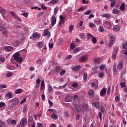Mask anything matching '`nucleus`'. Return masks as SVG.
Returning <instances> with one entry per match:
<instances>
[{
	"mask_svg": "<svg viewBox=\"0 0 127 127\" xmlns=\"http://www.w3.org/2000/svg\"><path fill=\"white\" fill-rule=\"evenodd\" d=\"M11 103L13 105H17L19 103L18 98H13Z\"/></svg>",
	"mask_w": 127,
	"mask_h": 127,
	"instance_id": "nucleus-18",
	"label": "nucleus"
},
{
	"mask_svg": "<svg viewBox=\"0 0 127 127\" xmlns=\"http://www.w3.org/2000/svg\"><path fill=\"white\" fill-rule=\"evenodd\" d=\"M87 72H84L83 73V79L84 81H87Z\"/></svg>",
	"mask_w": 127,
	"mask_h": 127,
	"instance_id": "nucleus-28",
	"label": "nucleus"
},
{
	"mask_svg": "<svg viewBox=\"0 0 127 127\" xmlns=\"http://www.w3.org/2000/svg\"><path fill=\"white\" fill-rule=\"evenodd\" d=\"M74 108L75 110L78 113H79V112L81 111V108L80 105H78V104H75V105H74Z\"/></svg>",
	"mask_w": 127,
	"mask_h": 127,
	"instance_id": "nucleus-10",
	"label": "nucleus"
},
{
	"mask_svg": "<svg viewBox=\"0 0 127 127\" xmlns=\"http://www.w3.org/2000/svg\"><path fill=\"white\" fill-rule=\"evenodd\" d=\"M93 36L90 33H88L87 35V37L88 40H89L91 38H92Z\"/></svg>",
	"mask_w": 127,
	"mask_h": 127,
	"instance_id": "nucleus-53",
	"label": "nucleus"
},
{
	"mask_svg": "<svg viewBox=\"0 0 127 127\" xmlns=\"http://www.w3.org/2000/svg\"><path fill=\"white\" fill-rule=\"evenodd\" d=\"M106 93V89L105 88H103L100 91V96L101 97H104Z\"/></svg>",
	"mask_w": 127,
	"mask_h": 127,
	"instance_id": "nucleus-11",
	"label": "nucleus"
},
{
	"mask_svg": "<svg viewBox=\"0 0 127 127\" xmlns=\"http://www.w3.org/2000/svg\"><path fill=\"white\" fill-rule=\"evenodd\" d=\"M26 122H27V120L26 119L24 118V119H22L21 120V121L20 122L21 124H22V125L24 126L26 125Z\"/></svg>",
	"mask_w": 127,
	"mask_h": 127,
	"instance_id": "nucleus-21",
	"label": "nucleus"
},
{
	"mask_svg": "<svg viewBox=\"0 0 127 127\" xmlns=\"http://www.w3.org/2000/svg\"><path fill=\"white\" fill-rule=\"evenodd\" d=\"M116 4V2L115 1H113L111 2V7H114Z\"/></svg>",
	"mask_w": 127,
	"mask_h": 127,
	"instance_id": "nucleus-51",
	"label": "nucleus"
},
{
	"mask_svg": "<svg viewBox=\"0 0 127 127\" xmlns=\"http://www.w3.org/2000/svg\"><path fill=\"white\" fill-rule=\"evenodd\" d=\"M5 106V103L3 102H0V108L4 107Z\"/></svg>",
	"mask_w": 127,
	"mask_h": 127,
	"instance_id": "nucleus-57",
	"label": "nucleus"
},
{
	"mask_svg": "<svg viewBox=\"0 0 127 127\" xmlns=\"http://www.w3.org/2000/svg\"><path fill=\"white\" fill-rule=\"evenodd\" d=\"M60 21L64 22V18L62 15H60Z\"/></svg>",
	"mask_w": 127,
	"mask_h": 127,
	"instance_id": "nucleus-47",
	"label": "nucleus"
},
{
	"mask_svg": "<svg viewBox=\"0 0 127 127\" xmlns=\"http://www.w3.org/2000/svg\"><path fill=\"white\" fill-rule=\"evenodd\" d=\"M59 9L57 7H55L54 9V13L53 15L56 16L57 14H58Z\"/></svg>",
	"mask_w": 127,
	"mask_h": 127,
	"instance_id": "nucleus-29",
	"label": "nucleus"
},
{
	"mask_svg": "<svg viewBox=\"0 0 127 127\" xmlns=\"http://www.w3.org/2000/svg\"><path fill=\"white\" fill-rule=\"evenodd\" d=\"M72 100V96H70V95H68L65 97L64 101L66 102H71Z\"/></svg>",
	"mask_w": 127,
	"mask_h": 127,
	"instance_id": "nucleus-14",
	"label": "nucleus"
},
{
	"mask_svg": "<svg viewBox=\"0 0 127 127\" xmlns=\"http://www.w3.org/2000/svg\"><path fill=\"white\" fill-rule=\"evenodd\" d=\"M92 107H94L96 109H98L99 108V103L98 102H93Z\"/></svg>",
	"mask_w": 127,
	"mask_h": 127,
	"instance_id": "nucleus-12",
	"label": "nucleus"
},
{
	"mask_svg": "<svg viewBox=\"0 0 127 127\" xmlns=\"http://www.w3.org/2000/svg\"><path fill=\"white\" fill-rule=\"evenodd\" d=\"M113 69H114V72H117V64H114Z\"/></svg>",
	"mask_w": 127,
	"mask_h": 127,
	"instance_id": "nucleus-60",
	"label": "nucleus"
},
{
	"mask_svg": "<svg viewBox=\"0 0 127 127\" xmlns=\"http://www.w3.org/2000/svg\"><path fill=\"white\" fill-rule=\"evenodd\" d=\"M105 67V64H102L100 67V70H104Z\"/></svg>",
	"mask_w": 127,
	"mask_h": 127,
	"instance_id": "nucleus-48",
	"label": "nucleus"
},
{
	"mask_svg": "<svg viewBox=\"0 0 127 127\" xmlns=\"http://www.w3.org/2000/svg\"><path fill=\"white\" fill-rule=\"evenodd\" d=\"M49 34V31L47 29L45 30V31H44V34H45L44 36H47Z\"/></svg>",
	"mask_w": 127,
	"mask_h": 127,
	"instance_id": "nucleus-50",
	"label": "nucleus"
},
{
	"mask_svg": "<svg viewBox=\"0 0 127 127\" xmlns=\"http://www.w3.org/2000/svg\"><path fill=\"white\" fill-rule=\"evenodd\" d=\"M104 75V72H100L98 74V76L99 77V78H102Z\"/></svg>",
	"mask_w": 127,
	"mask_h": 127,
	"instance_id": "nucleus-41",
	"label": "nucleus"
},
{
	"mask_svg": "<svg viewBox=\"0 0 127 127\" xmlns=\"http://www.w3.org/2000/svg\"><path fill=\"white\" fill-rule=\"evenodd\" d=\"M6 87H7V86H6V84H4V85H3V84H0V88L1 89L6 88Z\"/></svg>",
	"mask_w": 127,
	"mask_h": 127,
	"instance_id": "nucleus-56",
	"label": "nucleus"
},
{
	"mask_svg": "<svg viewBox=\"0 0 127 127\" xmlns=\"http://www.w3.org/2000/svg\"><path fill=\"white\" fill-rule=\"evenodd\" d=\"M37 46L40 49L43 48L44 46V42L43 41L37 43Z\"/></svg>",
	"mask_w": 127,
	"mask_h": 127,
	"instance_id": "nucleus-19",
	"label": "nucleus"
},
{
	"mask_svg": "<svg viewBox=\"0 0 127 127\" xmlns=\"http://www.w3.org/2000/svg\"><path fill=\"white\" fill-rule=\"evenodd\" d=\"M64 116L66 117H69V111H66L64 112Z\"/></svg>",
	"mask_w": 127,
	"mask_h": 127,
	"instance_id": "nucleus-52",
	"label": "nucleus"
},
{
	"mask_svg": "<svg viewBox=\"0 0 127 127\" xmlns=\"http://www.w3.org/2000/svg\"><path fill=\"white\" fill-rule=\"evenodd\" d=\"M120 86H121V88H125L126 87V82H121L120 83Z\"/></svg>",
	"mask_w": 127,
	"mask_h": 127,
	"instance_id": "nucleus-45",
	"label": "nucleus"
},
{
	"mask_svg": "<svg viewBox=\"0 0 127 127\" xmlns=\"http://www.w3.org/2000/svg\"><path fill=\"white\" fill-rule=\"evenodd\" d=\"M19 52H16L13 55V57L14 60H16L17 62H22V58L19 57Z\"/></svg>",
	"mask_w": 127,
	"mask_h": 127,
	"instance_id": "nucleus-2",
	"label": "nucleus"
},
{
	"mask_svg": "<svg viewBox=\"0 0 127 127\" xmlns=\"http://www.w3.org/2000/svg\"><path fill=\"white\" fill-rule=\"evenodd\" d=\"M89 59V55H84L79 57L78 62L80 63H85Z\"/></svg>",
	"mask_w": 127,
	"mask_h": 127,
	"instance_id": "nucleus-1",
	"label": "nucleus"
},
{
	"mask_svg": "<svg viewBox=\"0 0 127 127\" xmlns=\"http://www.w3.org/2000/svg\"><path fill=\"white\" fill-rule=\"evenodd\" d=\"M11 14L12 16H13L15 18H17V15L13 11H11Z\"/></svg>",
	"mask_w": 127,
	"mask_h": 127,
	"instance_id": "nucleus-38",
	"label": "nucleus"
},
{
	"mask_svg": "<svg viewBox=\"0 0 127 127\" xmlns=\"http://www.w3.org/2000/svg\"><path fill=\"white\" fill-rule=\"evenodd\" d=\"M94 93V91L92 89L89 90L88 92V95L90 97V98H93Z\"/></svg>",
	"mask_w": 127,
	"mask_h": 127,
	"instance_id": "nucleus-9",
	"label": "nucleus"
},
{
	"mask_svg": "<svg viewBox=\"0 0 127 127\" xmlns=\"http://www.w3.org/2000/svg\"><path fill=\"white\" fill-rule=\"evenodd\" d=\"M0 32H2L3 34H6V33L7 32V29L1 26L0 27Z\"/></svg>",
	"mask_w": 127,
	"mask_h": 127,
	"instance_id": "nucleus-13",
	"label": "nucleus"
},
{
	"mask_svg": "<svg viewBox=\"0 0 127 127\" xmlns=\"http://www.w3.org/2000/svg\"><path fill=\"white\" fill-rule=\"evenodd\" d=\"M126 7H125V3H122V4H121V6H120V10L121 11H124Z\"/></svg>",
	"mask_w": 127,
	"mask_h": 127,
	"instance_id": "nucleus-31",
	"label": "nucleus"
},
{
	"mask_svg": "<svg viewBox=\"0 0 127 127\" xmlns=\"http://www.w3.org/2000/svg\"><path fill=\"white\" fill-rule=\"evenodd\" d=\"M48 91L49 92H52L53 91V88L51 85H49V87L48 88Z\"/></svg>",
	"mask_w": 127,
	"mask_h": 127,
	"instance_id": "nucleus-46",
	"label": "nucleus"
},
{
	"mask_svg": "<svg viewBox=\"0 0 127 127\" xmlns=\"http://www.w3.org/2000/svg\"><path fill=\"white\" fill-rule=\"evenodd\" d=\"M81 68L80 65H74L71 67V70L73 71H79Z\"/></svg>",
	"mask_w": 127,
	"mask_h": 127,
	"instance_id": "nucleus-5",
	"label": "nucleus"
},
{
	"mask_svg": "<svg viewBox=\"0 0 127 127\" xmlns=\"http://www.w3.org/2000/svg\"><path fill=\"white\" fill-rule=\"evenodd\" d=\"M120 27L118 25H116L115 26L114 28H113V30L114 31H116V32H118L120 30Z\"/></svg>",
	"mask_w": 127,
	"mask_h": 127,
	"instance_id": "nucleus-24",
	"label": "nucleus"
},
{
	"mask_svg": "<svg viewBox=\"0 0 127 127\" xmlns=\"http://www.w3.org/2000/svg\"><path fill=\"white\" fill-rule=\"evenodd\" d=\"M60 69H61L60 67L59 66H57L55 68V71L56 72H59L60 71Z\"/></svg>",
	"mask_w": 127,
	"mask_h": 127,
	"instance_id": "nucleus-44",
	"label": "nucleus"
},
{
	"mask_svg": "<svg viewBox=\"0 0 127 127\" xmlns=\"http://www.w3.org/2000/svg\"><path fill=\"white\" fill-rule=\"evenodd\" d=\"M19 45V41H16L14 44H13V46L14 47H18V46Z\"/></svg>",
	"mask_w": 127,
	"mask_h": 127,
	"instance_id": "nucleus-43",
	"label": "nucleus"
},
{
	"mask_svg": "<svg viewBox=\"0 0 127 127\" xmlns=\"http://www.w3.org/2000/svg\"><path fill=\"white\" fill-rule=\"evenodd\" d=\"M118 52V48L115 49L113 52V55L112 57V59H113V60H115V59H116Z\"/></svg>",
	"mask_w": 127,
	"mask_h": 127,
	"instance_id": "nucleus-7",
	"label": "nucleus"
},
{
	"mask_svg": "<svg viewBox=\"0 0 127 127\" xmlns=\"http://www.w3.org/2000/svg\"><path fill=\"white\" fill-rule=\"evenodd\" d=\"M33 37L34 38H39V37H40V35L39 34L37 33H33Z\"/></svg>",
	"mask_w": 127,
	"mask_h": 127,
	"instance_id": "nucleus-27",
	"label": "nucleus"
},
{
	"mask_svg": "<svg viewBox=\"0 0 127 127\" xmlns=\"http://www.w3.org/2000/svg\"><path fill=\"white\" fill-rule=\"evenodd\" d=\"M99 30V32H104V28L102 26H100Z\"/></svg>",
	"mask_w": 127,
	"mask_h": 127,
	"instance_id": "nucleus-63",
	"label": "nucleus"
},
{
	"mask_svg": "<svg viewBox=\"0 0 127 127\" xmlns=\"http://www.w3.org/2000/svg\"><path fill=\"white\" fill-rule=\"evenodd\" d=\"M6 77L8 78L11 77V76H13V72H8L6 74Z\"/></svg>",
	"mask_w": 127,
	"mask_h": 127,
	"instance_id": "nucleus-34",
	"label": "nucleus"
},
{
	"mask_svg": "<svg viewBox=\"0 0 127 127\" xmlns=\"http://www.w3.org/2000/svg\"><path fill=\"white\" fill-rule=\"evenodd\" d=\"M0 62H2V63H4L5 61V58L2 57L1 56H0Z\"/></svg>",
	"mask_w": 127,
	"mask_h": 127,
	"instance_id": "nucleus-36",
	"label": "nucleus"
},
{
	"mask_svg": "<svg viewBox=\"0 0 127 127\" xmlns=\"http://www.w3.org/2000/svg\"><path fill=\"white\" fill-rule=\"evenodd\" d=\"M59 2V0H52L50 1V4H55L56 3H57Z\"/></svg>",
	"mask_w": 127,
	"mask_h": 127,
	"instance_id": "nucleus-22",
	"label": "nucleus"
},
{
	"mask_svg": "<svg viewBox=\"0 0 127 127\" xmlns=\"http://www.w3.org/2000/svg\"><path fill=\"white\" fill-rule=\"evenodd\" d=\"M114 43H115L114 41H110L109 42V46L110 47H111L113 45V44H114Z\"/></svg>",
	"mask_w": 127,
	"mask_h": 127,
	"instance_id": "nucleus-49",
	"label": "nucleus"
},
{
	"mask_svg": "<svg viewBox=\"0 0 127 127\" xmlns=\"http://www.w3.org/2000/svg\"><path fill=\"white\" fill-rule=\"evenodd\" d=\"M57 22V18L55 15H53L51 18V24L52 26H54Z\"/></svg>",
	"mask_w": 127,
	"mask_h": 127,
	"instance_id": "nucleus-3",
	"label": "nucleus"
},
{
	"mask_svg": "<svg viewBox=\"0 0 127 127\" xmlns=\"http://www.w3.org/2000/svg\"><path fill=\"white\" fill-rule=\"evenodd\" d=\"M47 49V46L45 45V46H44V48H43V49L42 50V52H43V53L45 52L46 51Z\"/></svg>",
	"mask_w": 127,
	"mask_h": 127,
	"instance_id": "nucleus-59",
	"label": "nucleus"
},
{
	"mask_svg": "<svg viewBox=\"0 0 127 127\" xmlns=\"http://www.w3.org/2000/svg\"><path fill=\"white\" fill-rule=\"evenodd\" d=\"M89 26L91 28H94L96 27V25H95V24H93V23H89Z\"/></svg>",
	"mask_w": 127,
	"mask_h": 127,
	"instance_id": "nucleus-39",
	"label": "nucleus"
},
{
	"mask_svg": "<svg viewBox=\"0 0 127 127\" xmlns=\"http://www.w3.org/2000/svg\"><path fill=\"white\" fill-rule=\"evenodd\" d=\"M75 47V45L74 43H71L70 45V48L71 50H73Z\"/></svg>",
	"mask_w": 127,
	"mask_h": 127,
	"instance_id": "nucleus-42",
	"label": "nucleus"
},
{
	"mask_svg": "<svg viewBox=\"0 0 127 127\" xmlns=\"http://www.w3.org/2000/svg\"><path fill=\"white\" fill-rule=\"evenodd\" d=\"M102 17L109 18L110 17V14L109 13H103L102 15Z\"/></svg>",
	"mask_w": 127,
	"mask_h": 127,
	"instance_id": "nucleus-23",
	"label": "nucleus"
},
{
	"mask_svg": "<svg viewBox=\"0 0 127 127\" xmlns=\"http://www.w3.org/2000/svg\"><path fill=\"white\" fill-rule=\"evenodd\" d=\"M5 96H7V97H8L9 98H12V94L11 93V92H7V93H6Z\"/></svg>",
	"mask_w": 127,
	"mask_h": 127,
	"instance_id": "nucleus-26",
	"label": "nucleus"
},
{
	"mask_svg": "<svg viewBox=\"0 0 127 127\" xmlns=\"http://www.w3.org/2000/svg\"><path fill=\"white\" fill-rule=\"evenodd\" d=\"M82 109L84 112H87L89 111V107H88V105L87 104H83L82 105Z\"/></svg>",
	"mask_w": 127,
	"mask_h": 127,
	"instance_id": "nucleus-15",
	"label": "nucleus"
},
{
	"mask_svg": "<svg viewBox=\"0 0 127 127\" xmlns=\"http://www.w3.org/2000/svg\"><path fill=\"white\" fill-rule=\"evenodd\" d=\"M104 26L106 28V29H111L112 27V25L110 23V22H109V21H105L104 23H103Z\"/></svg>",
	"mask_w": 127,
	"mask_h": 127,
	"instance_id": "nucleus-4",
	"label": "nucleus"
},
{
	"mask_svg": "<svg viewBox=\"0 0 127 127\" xmlns=\"http://www.w3.org/2000/svg\"><path fill=\"white\" fill-rule=\"evenodd\" d=\"M45 88L44 81L42 80L41 84V90H43Z\"/></svg>",
	"mask_w": 127,
	"mask_h": 127,
	"instance_id": "nucleus-35",
	"label": "nucleus"
},
{
	"mask_svg": "<svg viewBox=\"0 0 127 127\" xmlns=\"http://www.w3.org/2000/svg\"><path fill=\"white\" fill-rule=\"evenodd\" d=\"M91 13V10H89L88 11L84 12V15H89Z\"/></svg>",
	"mask_w": 127,
	"mask_h": 127,
	"instance_id": "nucleus-54",
	"label": "nucleus"
},
{
	"mask_svg": "<svg viewBox=\"0 0 127 127\" xmlns=\"http://www.w3.org/2000/svg\"><path fill=\"white\" fill-rule=\"evenodd\" d=\"M78 86H79V84L77 82H74L71 85V86L73 88H77L78 87Z\"/></svg>",
	"mask_w": 127,
	"mask_h": 127,
	"instance_id": "nucleus-25",
	"label": "nucleus"
},
{
	"mask_svg": "<svg viewBox=\"0 0 127 127\" xmlns=\"http://www.w3.org/2000/svg\"><path fill=\"white\" fill-rule=\"evenodd\" d=\"M51 117L54 119V120H57L58 119V116L56 115L55 114H53L51 116Z\"/></svg>",
	"mask_w": 127,
	"mask_h": 127,
	"instance_id": "nucleus-30",
	"label": "nucleus"
},
{
	"mask_svg": "<svg viewBox=\"0 0 127 127\" xmlns=\"http://www.w3.org/2000/svg\"><path fill=\"white\" fill-rule=\"evenodd\" d=\"M3 49L7 52H10L13 50V47L10 46H4L3 47Z\"/></svg>",
	"mask_w": 127,
	"mask_h": 127,
	"instance_id": "nucleus-8",
	"label": "nucleus"
},
{
	"mask_svg": "<svg viewBox=\"0 0 127 127\" xmlns=\"http://www.w3.org/2000/svg\"><path fill=\"white\" fill-rule=\"evenodd\" d=\"M27 106L26 105H24L23 108V113H25L27 111Z\"/></svg>",
	"mask_w": 127,
	"mask_h": 127,
	"instance_id": "nucleus-55",
	"label": "nucleus"
},
{
	"mask_svg": "<svg viewBox=\"0 0 127 127\" xmlns=\"http://www.w3.org/2000/svg\"><path fill=\"white\" fill-rule=\"evenodd\" d=\"M81 48H77L75 49L73 51V53H77V52H79V51H81Z\"/></svg>",
	"mask_w": 127,
	"mask_h": 127,
	"instance_id": "nucleus-40",
	"label": "nucleus"
},
{
	"mask_svg": "<svg viewBox=\"0 0 127 127\" xmlns=\"http://www.w3.org/2000/svg\"><path fill=\"white\" fill-rule=\"evenodd\" d=\"M92 41L93 42V43H95L97 42V40L94 37H93L92 38Z\"/></svg>",
	"mask_w": 127,
	"mask_h": 127,
	"instance_id": "nucleus-61",
	"label": "nucleus"
},
{
	"mask_svg": "<svg viewBox=\"0 0 127 127\" xmlns=\"http://www.w3.org/2000/svg\"><path fill=\"white\" fill-rule=\"evenodd\" d=\"M6 12V9L2 7H0V13L1 15L4 14Z\"/></svg>",
	"mask_w": 127,
	"mask_h": 127,
	"instance_id": "nucleus-20",
	"label": "nucleus"
},
{
	"mask_svg": "<svg viewBox=\"0 0 127 127\" xmlns=\"http://www.w3.org/2000/svg\"><path fill=\"white\" fill-rule=\"evenodd\" d=\"M113 13H114L115 14H117L120 13L119 10H118L117 9H115V8L113 9Z\"/></svg>",
	"mask_w": 127,
	"mask_h": 127,
	"instance_id": "nucleus-32",
	"label": "nucleus"
},
{
	"mask_svg": "<svg viewBox=\"0 0 127 127\" xmlns=\"http://www.w3.org/2000/svg\"><path fill=\"white\" fill-rule=\"evenodd\" d=\"M124 68V64L122 61H119V64L117 66V69L119 70H120L121 69Z\"/></svg>",
	"mask_w": 127,
	"mask_h": 127,
	"instance_id": "nucleus-6",
	"label": "nucleus"
},
{
	"mask_svg": "<svg viewBox=\"0 0 127 127\" xmlns=\"http://www.w3.org/2000/svg\"><path fill=\"white\" fill-rule=\"evenodd\" d=\"M123 50H124V51H125V52H124V54H125V55L127 56V42H126V43H125V44L123 45Z\"/></svg>",
	"mask_w": 127,
	"mask_h": 127,
	"instance_id": "nucleus-17",
	"label": "nucleus"
},
{
	"mask_svg": "<svg viewBox=\"0 0 127 127\" xmlns=\"http://www.w3.org/2000/svg\"><path fill=\"white\" fill-rule=\"evenodd\" d=\"M66 73V70L65 69H63L60 73V75L61 76H63Z\"/></svg>",
	"mask_w": 127,
	"mask_h": 127,
	"instance_id": "nucleus-33",
	"label": "nucleus"
},
{
	"mask_svg": "<svg viewBox=\"0 0 127 127\" xmlns=\"http://www.w3.org/2000/svg\"><path fill=\"white\" fill-rule=\"evenodd\" d=\"M100 111H101V113H104V112H105V109H104V108L103 107L101 106V107Z\"/></svg>",
	"mask_w": 127,
	"mask_h": 127,
	"instance_id": "nucleus-62",
	"label": "nucleus"
},
{
	"mask_svg": "<svg viewBox=\"0 0 127 127\" xmlns=\"http://www.w3.org/2000/svg\"><path fill=\"white\" fill-rule=\"evenodd\" d=\"M23 92V90L22 88H18L15 90L14 93L15 94H20Z\"/></svg>",
	"mask_w": 127,
	"mask_h": 127,
	"instance_id": "nucleus-16",
	"label": "nucleus"
},
{
	"mask_svg": "<svg viewBox=\"0 0 127 127\" xmlns=\"http://www.w3.org/2000/svg\"><path fill=\"white\" fill-rule=\"evenodd\" d=\"M33 118L32 116H30L28 119V122H31L33 121Z\"/></svg>",
	"mask_w": 127,
	"mask_h": 127,
	"instance_id": "nucleus-64",
	"label": "nucleus"
},
{
	"mask_svg": "<svg viewBox=\"0 0 127 127\" xmlns=\"http://www.w3.org/2000/svg\"><path fill=\"white\" fill-rule=\"evenodd\" d=\"M44 13H45V12H44V11L40 12L38 14L37 17H39L41 16L42 15H43Z\"/></svg>",
	"mask_w": 127,
	"mask_h": 127,
	"instance_id": "nucleus-58",
	"label": "nucleus"
},
{
	"mask_svg": "<svg viewBox=\"0 0 127 127\" xmlns=\"http://www.w3.org/2000/svg\"><path fill=\"white\" fill-rule=\"evenodd\" d=\"M74 29V26L73 25H71L69 27V32L70 33H72L73 30Z\"/></svg>",
	"mask_w": 127,
	"mask_h": 127,
	"instance_id": "nucleus-37",
	"label": "nucleus"
}]
</instances>
